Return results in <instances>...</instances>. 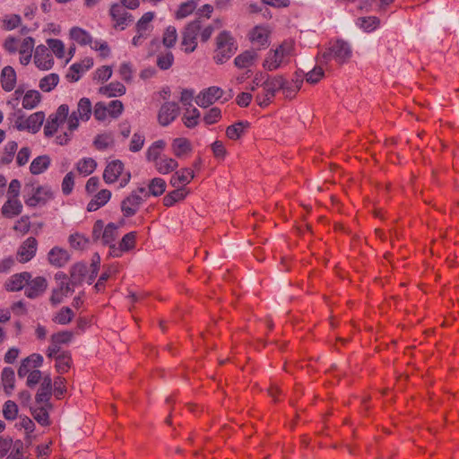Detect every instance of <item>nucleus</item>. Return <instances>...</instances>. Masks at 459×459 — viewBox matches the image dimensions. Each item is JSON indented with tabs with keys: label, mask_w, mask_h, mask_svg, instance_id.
<instances>
[{
	"label": "nucleus",
	"mask_w": 459,
	"mask_h": 459,
	"mask_svg": "<svg viewBox=\"0 0 459 459\" xmlns=\"http://www.w3.org/2000/svg\"><path fill=\"white\" fill-rule=\"evenodd\" d=\"M213 31L214 27L212 24L204 25V18L202 16L188 22L182 31L181 45L185 47L184 51L187 54L194 52L197 47V36L200 35L202 42H206Z\"/></svg>",
	"instance_id": "obj_1"
},
{
	"label": "nucleus",
	"mask_w": 459,
	"mask_h": 459,
	"mask_svg": "<svg viewBox=\"0 0 459 459\" xmlns=\"http://www.w3.org/2000/svg\"><path fill=\"white\" fill-rule=\"evenodd\" d=\"M352 49L351 45L343 39L329 42V47L320 56L325 64L333 59L339 65H343L351 59Z\"/></svg>",
	"instance_id": "obj_2"
},
{
	"label": "nucleus",
	"mask_w": 459,
	"mask_h": 459,
	"mask_svg": "<svg viewBox=\"0 0 459 459\" xmlns=\"http://www.w3.org/2000/svg\"><path fill=\"white\" fill-rule=\"evenodd\" d=\"M23 192L24 203L29 207L44 205L54 197L51 188L47 186H35L33 184H26Z\"/></svg>",
	"instance_id": "obj_3"
},
{
	"label": "nucleus",
	"mask_w": 459,
	"mask_h": 459,
	"mask_svg": "<svg viewBox=\"0 0 459 459\" xmlns=\"http://www.w3.org/2000/svg\"><path fill=\"white\" fill-rule=\"evenodd\" d=\"M237 46L231 34L223 30L216 37V49L214 60L217 64H223L236 52Z\"/></svg>",
	"instance_id": "obj_4"
},
{
	"label": "nucleus",
	"mask_w": 459,
	"mask_h": 459,
	"mask_svg": "<svg viewBox=\"0 0 459 459\" xmlns=\"http://www.w3.org/2000/svg\"><path fill=\"white\" fill-rule=\"evenodd\" d=\"M292 46L283 42L275 50H270L263 63L264 69L268 71L276 70L284 62L285 57L290 55Z\"/></svg>",
	"instance_id": "obj_5"
},
{
	"label": "nucleus",
	"mask_w": 459,
	"mask_h": 459,
	"mask_svg": "<svg viewBox=\"0 0 459 459\" xmlns=\"http://www.w3.org/2000/svg\"><path fill=\"white\" fill-rule=\"evenodd\" d=\"M143 197L138 195L137 191H132L128 196L122 200L120 204L124 217L130 218L135 215L143 203Z\"/></svg>",
	"instance_id": "obj_6"
},
{
	"label": "nucleus",
	"mask_w": 459,
	"mask_h": 459,
	"mask_svg": "<svg viewBox=\"0 0 459 459\" xmlns=\"http://www.w3.org/2000/svg\"><path fill=\"white\" fill-rule=\"evenodd\" d=\"M178 103L167 101L161 105L158 112V122L160 126H167L178 117Z\"/></svg>",
	"instance_id": "obj_7"
},
{
	"label": "nucleus",
	"mask_w": 459,
	"mask_h": 459,
	"mask_svg": "<svg viewBox=\"0 0 459 459\" xmlns=\"http://www.w3.org/2000/svg\"><path fill=\"white\" fill-rule=\"evenodd\" d=\"M109 14L112 20L115 22V28L120 27L121 30H125L126 27L131 23L134 17L129 13L126 8H123L119 4H113L109 10Z\"/></svg>",
	"instance_id": "obj_8"
},
{
	"label": "nucleus",
	"mask_w": 459,
	"mask_h": 459,
	"mask_svg": "<svg viewBox=\"0 0 459 459\" xmlns=\"http://www.w3.org/2000/svg\"><path fill=\"white\" fill-rule=\"evenodd\" d=\"M223 91L216 86L209 87L208 89L201 91L196 99L195 102L199 107L207 108L213 104L217 100L221 98Z\"/></svg>",
	"instance_id": "obj_9"
},
{
	"label": "nucleus",
	"mask_w": 459,
	"mask_h": 459,
	"mask_svg": "<svg viewBox=\"0 0 459 459\" xmlns=\"http://www.w3.org/2000/svg\"><path fill=\"white\" fill-rule=\"evenodd\" d=\"M263 89L266 92V96L274 97L279 90L289 89L287 80L281 75L270 76L266 74L265 80L263 82Z\"/></svg>",
	"instance_id": "obj_10"
},
{
	"label": "nucleus",
	"mask_w": 459,
	"mask_h": 459,
	"mask_svg": "<svg viewBox=\"0 0 459 459\" xmlns=\"http://www.w3.org/2000/svg\"><path fill=\"white\" fill-rule=\"evenodd\" d=\"M35 65L42 70H48L52 67L54 60L48 47L39 45L36 48L34 54Z\"/></svg>",
	"instance_id": "obj_11"
},
{
	"label": "nucleus",
	"mask_w": 459,
	"mask_h": 459,
	"mask_svg": "<svg viewBox=\"0 0 459 459\" xmlns=\"http://www.w3.org/2000/svg\"><path fill=\"white\" fill-rule=\"evenodd\" d=\"M38 242L35 238L30 237L22 242L17 251V259L21 263L30 261L36 254Z\"/></svg>",
	"instance_id": "obj_12"
},
{
	"label": "nucleus",
	"mask_w": 459,
	"mask_h": 459,
	"mask_svg": "<svg viewBox=\"0 0 459 459\" xmlns=\"http://www.w3.org/2000/svg\"><path fill=\"white\" fill-rule=\"evenodd\" d=\"M43 363V357L40 354L33 353L27 358L23 359L18 368V377L22 378L27 376L28 373L34 370V368H39Z\"/></svg>",
	"instance_id": "obj_13"
},
{
	"label": "nucleus",
	"mask_w": 459,
	"mask_h": 459,
	"mask_svg": "<svg viewBox=\"0 0 459 459\" xmlns=\"http://www.w3.org/2000/svg\"><path fill=\"white\" fill-rule=\"evenodd\" d=\"M48 282L44 277L39 276L26 282L25 295L30 299L40 296L47 289Z\"/></svg>",
	"instance_id": "obj_14"
},
{
	"label": "nucleus",
	"mask_w": 459,
	"mask_h": 459,
	"mask_svg": "<svg viewBox=\"0 0 459 459\" xmlns=\"http://www.w3.org/2000/svg\"><path fill=\"white\" fill-rule=\"evenodd\" d=\"M89 273L88 267L83 263L74 264L69 271L71 284L73 287H78L83 283Z\"/></svg>",
	"instance_id": "obj_15"
},
{
	"label": "nucleus",
	"mask_w": 459,
	"mask_h": 459,
	"mask_svg": "<svg viewBox=\"0 0 459 459\" xmlns=\"http://www.w3.org/2000/svg\"><path fill=\"white\" fill-rule=\"evenodd\" d=\"M123 170L124 164L121 160H112L107 165L103 172V179L108 184L114 183L117 180L118 177L122 174Z\"/></svg>",
	"instance_id": "obj_16"
},
{
	"label": "nucleus",
	"mask_w": 459,
	"mask_h": 459,
	"mask_svg": "<svg viewBox=\"0 0 459 459\" xmlns=\"http://www.w3.org/2000/svg\"><path fill=\"white\" fill-rule=\"evenodd\" d=\"M45 119V115L43 112H36L30 115L24 122L18 124L16 126L19 130L28 129L32 133H37Z\"/></svg>",
	"instance_id": "obj_17"
},
{
	"label": "nucleus",
	"mask_w": 459,
	"mask_h": 459,
	"mask_svg": "<svg viewBox=\"0 0 459 459\" xmlns=\"http://www.w3.org/2000/svg\"><path fill=\"white\" fill-rule=\"evenodd\" d=\"M22 208L18 198H8L1 208V213L4 218L13 219L22 213Z\"/></svg>",
	"instance_id": "obj_18"
},
{
	"label": "nucleus",
	"mask_w": 459,
	"mask_h": 459,
	"mask_svg": "<svg viewBox=\"0 0 459 459\" xmlns=\"http://www.w3.org/2000/svg\"><path fill=\"white\" fill-rule=\"evenodd\" d=\"M30 278L31 274L27 272L13 274L6 281L4 284L5 289L9 291L20 290L26 285V282H28Z\"/></svg>",
	"instance_id": "obj_19"
},
{
	"label": "nucleus",
	"mask_w": 459,
	"mask_h": 459,
	"mask_svg": "<svg viewBox=\"0 0 459 459\" xmlns=\"http://www.w3.org/2000/svg\"><path fill=\"white\" fill-rule=\"evenodd\" d=\"M71 284V280L69 281H62L58 283V286L52 290V295L50 297V302L53 305H57L62 302L64 297L67 296L69 292L74 291V289Z\"/></svg>",
	"instance_id": "obj_20"
},
{
	"label": "nucleus",
	"mask_w": 459,
	"mask_h": 459,
	"mask_svg": "<svg viewBox=\"0 0 459 459\" xmlns=\"http://www.w3.org/2000/svg\"><path fill=\"white\" fill-rule=\"evenodd\" d=\"M69 260L70 255L68 252L58 247H53L48 253V261L56 267H63Z\"/></svg>",
	"instance_id": "obj_21"
},
{
	"label": "nucleus",
	"mask_w": 459,
	"mask_h": 459,
	"mask_svg": "<svg viewBox=\"0 0 459 459\" xmlns=\"http://www.w3.org/2000/svg\"><path fill=\"white\" fill-rule=\"evenodd\" d=\"M195 178V173L190 169H182L172 175L170 178V185L173 187L181 188L180 185H186Z\"/></svg>",
	"instance_id": "obj_22"
},
{
	"label": "nucleus",
	"mask_w": 459,
	"mask_h": 459,
	"mask_svg": "<svg viewBox=\"0 0 459 459\" xmlns=\"http://www.w3.org/2000/svg\"><path fill=\"white\" fill-rule=\"evenodd\" d=\"M2 88L5 91H11L14 89L16 84V73L14 69L7 65L3 68L1 73Z\"/></svg>",
	"instance_id": "obj_23"
},
{
	"label": "nucleus",
	"mask_w": 459,
	"mask_h": 459,
	"mask_svg": "<svg viewBox=\"0 0 459 459\" xmlns=\"http://www.w3.org/2000/svg\"><path fill=\"white\" fill-rule=\"evenodd\" d=\"M111 197V192L108 189H102L98 192L87 205L88 212H95L105 205Z\"/></svg>",
	"instance_id": "obj_24"
},
{
	"label": "nucleus",
	"mask_w": 459,
	"mask_h": 459,
	"mask_svg": "<svg viewBox=\"0 0 459 459\" xmlns=\"http://www.w3.org/2000/svg\"><path fill=\"white\" fill-rule=\"evenodd\" d=\"M258 57L257 52L254 49L247 50L242 54L238 55L235 60L234 64L238 68H247L254 65Z\"/></svg>",
	"instance_id": "obj_25"
},
{
	"label": "nucleus",
	"mask_w": 459,
	"mask_h": 459,
	"mask_svg": "<svg viewBox=\"0 0 459 459\" xmlns=\"http://www.w3.org/2000/svg\"><path fill=\"white\" fill-rule=\"evenodd\" d=\"M34 39L31 37H27L23 39L20 48V62L22 65H26L30 63L34 48Z\"/></svg>",
	"instance_id": "obj_26"
},
{
	"label": "nucleus",
	"mask_w": 459,
	"mask_h": 459,
	"mask_svg": "<svg viewBox=\"0 0 459 459\" xmlns=\"http://www.w3.org/2000/svg\"><path fill=\"white\" fill-rule=\"evenodd\" d=\"M268 38L269 32L264 27L256 26L250 33L251 41L260 48H266L268 46Z\"/></svg>",
	"instance_id": "obj_27"
},
{
	"label": "nucleus",
	"mask_w": 459,
	"mask_h": 459,
	"mask_svg": "<svg viewBox=\"0 0 459 459\" xmlns=\"http://www.w3.org/2000/svg\"><path fill=\"white\" fill-rule=\"evenodd\" d=\"M250 126V123L248 121H238L235 124L229 126L226 129V135L230 140H238L239 139L245 129Z\"/></svg>",
	"instance_id": "obj_28"
},
{
	"label": "nucleus",
	"mask_w": 459,
	"mask_h": 459,
	"mask_svg": "<svg viewBox=\"0 0 459 459\" xmlns=\"http://www.w3.org/2000/svg\"><path fill=\"white\" fill-rule=\"evenodd\" d=\"M173 154L181 158L192 151L191 143L186 138H176L172 143Z\"/></svg>",
	"instance_id": "obj_29"
},
{
	"label": "nucleus",
	"mask_w": 459,
	"mask_h": 459,
	"mask_svg": "<svg viewBox=\"0 0 459 459\" xmlns=\"http://www.w3.org/2000/svg\"><path fill=\"white\" fill-rule=\"evenodd\" d=\"M175 188V190L169 192L163 197V204L167 207H170L177 202L184 200L188 194L185 187Z\"/></svg>",
	"instance_id": "obj_30"
},
{
	"label": "nucleus",
	"mask_w": 459,
	"mask_h": 459,
	"mask_svg": "<svg viewBox=\"0 0 459 459\" xmlns=\"http://www.w3.org/2000/svg\"><path fill=\"white\" fill-rule=\"evenodd\" d=\"M178 167L176 160L169 157H161L156 161L155 168L160 174H168Z\"/></svg>",
	"instance_id": "obj_31"
},
{
	"label": "nucleus",
	"mask_w": 459,
	"mask_h": 459,
	"mask_svg": "<svg viewBox=\"0 0 459 459\" xmlns=\"http://www.w3.org/2000/svg\"><path fill=\"white\" fill-rule=\"evenodd\" d=\"M2 385L4 392L10 394L14 388L15 376L11 368H4L1 374Z\"/></svg>",
	"instance_id": "obj_32"
},
{
	"label": "nucleus",
	"mask_w": 459,
	"mask_h": 459,
	"mask_svg": "<svg viewBox=\"0 0 459 459\" xmlns=\"http://www.w3.org/2000/svg\"><path fill=\"white\" fill-rule=\"evenodd\" d=\"M50 165V159L47 155L35 158L30 166V171L33 175H39L45 171Z\"/></svg>",
	"instance_id": "obj_33"
},
{
	"label": "nucleus",
	"mask_w": 459,
	"mask_h": 459,
	"mask_svg": "<svg viewBox=\"0 0 459 459\" xmlns=\"http://www.w3.org/2000/svg\"><path fill=\"white\" fill-rule=\"evenodd\" d=\"M100 92L108 97L121 96L126 93V87L119 82H110L100 89Z\"/></svg>",
	"instance_id": "obj_34"
},
{
	"label": "nucleus",
	"mask_w": 459,
	"mask_h": 459,
	"mask_svg": "<svg viewBox=\"0 0 459 459\" xmlns=\"http://www.w3.org/2000/svg\"><path fill=\"white\" fill-rule=\"evenodd\" d=\"M40 406L37 408H30V412L37 420L38 423H39L42 426H48L50 424L49 421V416H48V410L45 404H39Z\"/></svg>",
	"instance_id": "obj_35"
},
{
	"label": "nucleus",
	"mask_w": 459,
	"mask_h": 459,
	"mask_svg": "<svg viewBox=\"0 0 459 459\" xmlns=\"http://www.w3.org/2000/svg\"><path fill=\"white\" fill-rule=\"evenodd\" d=\"M53 387L43 386L40 385L35 396L38 404H45L48 408L52 409L53 405L50 403L52 396Z\"/></svg>",
	"instance_id": "obj_36"
},
{
	"label": "nucleus",
	"mask_w": 459,
	"mask_h": 459,
	"mask_svg": "<svg viewBox=\"0 0 459 459\" xmlns=\"http://www.w3.org/2000/svg\"><path fill=\"white\" fill-rule=\"evenodd\" d=\"M97 162L92 158H83L76 164L79 174L89 176L96 169Z\"/></svg>",
	"instance_id": "obj_37"
},
{
	"label": "nucleus",
	"mask_w": 459,
	"mask_h": 459,
	"mask_svg": "<svg viewBox=\"0 0 459 459\" xmlns=\"http://www.w3.org/2000/svg\"><path fill=\"white\" fill-rule=\"evenodd\" d=\"M71 38L81 45H88L92 42L91 36L79 27H74L70 30Z\"/></svg>",
	"instance_id": "obj_38"
},
{
	"label": "nucleus",
	"mask_w": 459,
	"mask_h": 459,
	"mask_svg": "<svg viewBox=\"0 0 459 459\" xmlns=\"http://www.w3.org/2000/svg\"><path fill=\"white\" fill-rule=\"evenodd\" d=\"M200 116V112L196 108L192 109L187 108L182 117V120L186 127L193 128L198 125Z\"/></svg>",
	"instance_id": "obj_39"
},
{
	"label": "nucleus",
	"mask_w": 459,
	"mask_h": 459,
	"mask_svg": "<svg viewBox=\"0 0 459 459\" xmlns=\"http://www.w3.org/2000/svg\"><path fill=\"white\" fill-rule=\"evenodd\" d=\"M166 190V182L160 178H152L148 185V194L153 196L161 195Z\"/></svg>",
	"instance_id": "obj_40"
},
{
	"label": "nucleus",
	"mask_w": 459,
	"mask_h": 459,
	"mask_svg": "<svg viewBox=\"0 0 459 459\" xmlns=\"http://www.w3.org/2000/svg\"><path fill=\"white\" fill-rule=\"evenodd\" d=\"M118 225H116L113 222L108 223L102 233V244L103 245H110L114 244L115 239L117 237V230Z\"/></svg>",
	"instance_id": "obj_41"
},
{
	"label": "nucleus",
	"mask_w": 459,
	"mask_h": 459,
	"mask_svg": "<svg viewBox=\"0 0 459 459\" xmlns=\"http://www.w3.org/2000/svg\"><path fill=\"white\" fill-rule=\"evenodd\" d=\"M40 94L37 91H28L22 100V107L26 109L34 108L40 101Z\"/></svg>",
	"instance_id": "obj_42"
},
{
	"label": "nucleus",
	"mask_w": 459,
	"mask_h": 459,
	"mask_svg": "<svg viewBox=\"0 0 459 459\" xmlns=\"http://www.w3.org/2000/svg\"><path fill=\"white\" fill-rule=\"evenodd\" d=\"M82 120H89L91 114V102L88 98H82L79 100L77 110L75 111Z\"/></svg>",
	"instance_id": "obj_43"
},
{
	"label": "nucleus",
	"mask_w": 459,
	"mask_h": 459,
	"mask_svg": "<svg viewBox=\"0 0 459 459\" xmlns=\"http://www.w3.org/2000/svg\"><path fill=\"white\" fill-rule=\"evenodd\" d=\"M165 147V142L162 140L156 141L152 143V145L148 149L146 153V158L149 161H153L154 165L156 161L160 160V155L161 150Z\"/></svg>",
	"instance_id": "obj_44"
},
{
	"label": "nucleus",
	"mask_w": 459,
	"mask_h": 459,
	"mask_svg": "<svg viewBox=\"0 0 459 459\" xmlns=\"http://www.w3.org/2000/svg\"><path fill=\"white\" fill-rule=\"evenodd\" d=\"M320 65L315 66L311 71L306 74V81L310 84L317 83L325 75L323 65L325 64L324 60L319 61Z\"/></svg>",
	"instance_id": "obj_45"
},
{
	"label": "nucleus",
	"mask_w": 459,
	"mask_h": 459,
	"mask_svg": "<svg viewBox=\"0 0 459 459\" xmlns=\"http://www.w3.org/2000/svg\"><path fill=\"white\" fill-rule=\"evenodd\" d=\"M196 2L195 0H190L185 3H182L178 11L175 13L177 19H183L190 15L196 8Z\"/></svg>",
	"instance_id": "obj_46"
},
{
	"label": "nucleus",
	"mask_w": 459,
	"mask_h": 459,
	"mask_svg": "<svg viewBox=\"0 0 459 459\" xmlns=\"http://www.w3.org/2000/svg\"><path fill=\"white\" fill-rule=\"evenodd\" d=\"M58 82V75L56 74H50L40 80L39 88L43 91L48 92L57 85Z\"/></svg>",
	"instance_id": "obj_47"
},
{
	"label": "nucleus",
	"mask_w": 459,
	"mask_h": 459,
	"mask_svg": "<svg viewBox=\"0 0 459 459\" xmlns=\"http://www.w3.org/2000/svg\"><path fill=\"white\" fill-rule=\"evenodd\" d=\"M174 63V56L172 52L166 51L165 53H160L157 56V66L161 70H168L172 66Z\"/></svg>",
	"instance_id": "obj_48"
},
{
	"label": "nucleus",
	"mask_w": 459,
	"mask_h": 459,
	"mask_svg": "<svg viewBox=\"0 0 459 459\" xmlns=\"http://www.w3.org/2000/svg\"><path fill=\"white\" fill-rule=\"evenodd\" d=\"M56 369L58 373H65L70 368L71 356L68 352H63L56 357Z\"/></svg>",
	"instance_id": "obj_49"
},
{
	"label": "nucleus",
	"mask_w": 459,
	"mask_h": 459,
	"mask_svg": "<svg viewBox=\"0 0 459 459\" xmlns=\"http://www.w3.org/2000/svg\"><path fill=\"white\" fill-rule=\"evenodd\" d=\"M18 144L16 142H9L4 147L3 156L1 158V162L3 164H9L12 162L13 156L17 151Z\"/></svg>",
	"instance_id": "obj_50"
},
{
	"label": "nucleus",
	"mask_w": 459,
	"mask_h": 459,
	"mask_svg": "<svg viewBox=\"0 0 459 459\" xmlns=\"http://www.w3.org/2000/svg\"><path fill=\"white\" fill-rule=\"evenodd\" d=\"M74 316V313L73 310L68 307H65L56 314L54 321L60 325H67L73 320Z\"/></svg>",
	"instance_id": "obj_51"
},
{
	"label": "nucleus",
	"mask_w": 459,
	"mask_h": 459,
	"mask_svg": "<svg viewBox=\"0 0 459 459\" xmlns=\"http://www.w3.org/2000/svg\"><path fill=\"white\" fill-rule=\"evenodd\" d=\"M136 232L126 233L119 242L120 248L125 252L130 251L135 247Z\"/></svg>",
	"instance_id": "obj_52"
},
{
	"label": "nucleus",
	"mask_w": 459,
	"mask_h": 459,
	"mask_svg": "<svg viewBox=\"0 0 459 459\" xmlns=\"http://www.w3.org/2000/svg\"><path fill=\"white\" fill-rule=\"evenodd\" d=\"M178 39L177 29L174 26H169L164 34L162 42L167 48H172Z\"/></svg>",
	"instance_id": "obj_53"
},
{
	"label": "nucleus",
	"mask_w": 459,
	"mask_h": 459,
	"mask_svg": "<svg viewBox=\"0 0 459 459\" xmlns=\"http://www.w3.org/2000/svg\"><path fill=\"white\" fill-rule=\"evenodd\" d=\"M3 414L7 420H15L18 414V406L14 402L8 400L4 404Z\"/></svg>",
	"instance_id": "obj_54"
},
{
	"label": "nucleus",
	"mask_w": 459,
	"mask_h": 459,
	"mask_svg": "<svg viewBox=\"0 0 459 459\" xmlns=\"http://www.w3.org/2000/svg\"><path fill=\"white\" fill-rule=\"evenodd\" d=\"M47 42L48 49H50L57 57L61 58L64 56L65 46L60 39H49Z\"/></svg>",
	"instance_id": "obj_55"
},
{
	"label": "nucleus",
	"mask_w": 459,
	"mask_h": 459,
	"mask_svg": "<svg viewBox=\"0 0 459 459\" xmlns=\"http://www.w3.org/2000/svg\"><path fill=\"white\" fill-rule=\"evenodd\" d=\"M60 123L61 122L57 119V116L50 115L44 127L45 135L51 137L57 131Z\"/></svg>",
	"instance_id": "obj_56"
},
{
	"label": "nucleus",
	"mask_w": 459,
	"mask_h": 459,
	"mask_svg": "<svg viewBox=\"0 0 459 459\" xmlns=\"http://www.w3.org/2000/svg\"><path fill=\"white\" fill-rule=\"evenodd\" d=\"M66 380L62 377H57L53 384V393L56 399H61L66 392L65 387Z\"/></svg>",
	"instance_id": "obj_57"
},
{
	"label": "nucleus",
	"mask_w": 459,
	"mask_h": 459,
	"mask_svg": "<svg viewBox=\"0 0 459 459\" xmlns=\"http://www.w3.org/2000/svg\"><path fill=\"white\" fill-rule=\"evenodd\" d=\"M359 25L361 28H363L367 31H371L375 30L377 25L379 24L378 18L375 16H369V17H362L359 18Z\"/></svg>",
	"instance_id": "obj_58"
},
{
	"label": "nucleus",
	"mask_w": 459,
	"mask_h": 459,
	"mask_svg": "<svg viewBox=\"0 0 459 459\" xmlns=\"http://www.w3.org/2000/svg\"><path fill=\"white\" fill-rule=\"evenodd\" d=\"M22 19L18 14H12L10 16H6L3 20L4 29L5 30H12L17 28L21 24Z\"/></svg>",
	"instance_id": "obj_59"
},
{
	"label": "nucleus",
	"mask_w": 459,
	"mask_h": 459,
	"mask_svg": "<svg viewBox=\"0 0 459 459\" xmlns=\"http://www.w3.org/2000/svg\"><path fill=\"white\" fill-rule=\"evenodd\" d=\"M153 18H154L153 12L145 13L136 23V31H146L148 29L149 23L153 20Z\"/></svg>",
	"instance_id": "obj_60"
},
{
	"label": "nucleus",
	"mask_w": 459,
	"mask_h": 459,
	"mask_svg": "<svg viewBox=\"0 0 459 459\" xmlns=\"http://www.w3.org/2000/svg\"><path fill=\"white\" fill-rule=\"evenodd\" d=\"M93 65V60L91 57H86L80 63L74 64L70 70L74 72L75 74L82 73L86 70H89Z\"/></svg>",
	"instance_id": "obj_61"
},
{
	"label": "nucleus",
	"mask_w": 459,
	"mask_h": 459,
	"mask_svg": "<svg viewBox=\"0 0 459 459\" xmlns=\"http://www.w3.org/2000/svg\"><path fill=\"white\" fill-rule=\"evenodd\" d=\"M221 117V109L217 107L212 108L204 117V121L207 125L216 123Z\"/></svg>",
	"instance_id": "obj_62"
},
{
	"label": "nucleus",
	"mask_w": 459,
	"mask_h": 459,
	"mask_svg": "<svg viewBox=\"0 0 459 459\" xmlns=\"http://www.w3.org/2000/svg\"><path fill=\"white\" fill-rule=\"evenodd\" d=\"M124 109L123 103L120 100H112L108 106V114L112 117H118Z\"/></svg>",
	"instance_id": "obj_63"
},
{
	"label": "nucleus",
	"mask_w": 459,
	"mask_h": 459,
	"mask_svg": "<svg viewBox=\"0 0 459 459\" xmlns=\"http://www.w3.org/2000/svg\"><path fill=\"white\" fill-rule=\"evenodd\" d=\"M87 242L88 239L79 233L72 234L69 237V243L74 248L82 249Z\"/></svg>",
	"instance_id": "obj_64"
}]
</instances>
